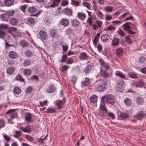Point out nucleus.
I'll return each instance as SVG.
<instances>
[{
    "mask_svg": "<svg viewBox=\"0 0 146 146\" xmlns=\"http://www.w3.org/2000/svg\"><path fill=\"white\" fill-rule=\"evenodd\" d=\"M16 109H10L6 112V115L5 117L7 119L9 123H13V120L18 117V114L17 113H15Z\"/></svg>",
    "mask_w": 146,
    "mask_h": 146,
    "instance_id": "obj_1",
    "label": "nucleus"
},
{
    "mask_svg": "<svg viewBox=\"0 0 146 146\" xmlns=\"http://www.w3.org/2000/svg\"><path fill=\"white\" fill-rule=\"evenodd\" d=\"M102 100L106 101L107 102L111 105H113L115 103L114 98L113 95L111 94L105 95L101 98Z\"/></svg>",
    "mask_w": 146,
    "mask_h": 146,
    "instance_id": "obj_2",
    "label": "nucleus"
},
{
    "mask_svg": "<svg viewBox=\"0 0 146 146\" xmlns=\"http://www.w3.org/2000/svg\"><path fill=\"white\" fill-rule=\"evenodd\" d=\"M66 102V99L64 98L62 100H58L54 102V104L56 106L57 108L61 110L64 107V105Z\"/></svg>",
    "mask_w": 146,
    "mask_h": 146,
    "instance_id": "obj_3",
    "label": "nucleus"
},
{
    "mask_svg": "<svg viewBox=\"0 0 146 146\" xmlns=\"http://www.w3.org/2000/svg\"><path fill=\"white\" fill-rule=\"evenodd\" d=\"M124 82L122 80H119L117 82L115 85V89L116 90L120 92H121L124 90Z\"/></svg>",
    "mask_w": 146,
    "mask_h": 146,
    "instance_id": "obj_4",
    "label": "nucleus"
},
{
    "mask_svg": "<svg viewBox=\"0 0 146 146\" xmlns=\"http://www.w3.org/2000/svg\"><path fill=\"white\" fill-rule=\"evenodd\" d=\"M106 84L105 82H102L98 85L97 87V90L100 92H103L106 89Z\"/></svg>",
    "mask_w": 146,
    "mask_h": 146,
    "instance_id": "obj_5",
    "label": "nucleus"
},
{
    "mask_svg": "<svg viewBox=\"0 0 146 146\" xmlns=\"http://www.w3.org/2000/svg\"><path fill=\"white\" fill-rule=\"evenodd\" d=\"M28 12L31 14V16H35L37 15L39 13H40V12H38L35 14L36 9V8L34 7H29L28 10Z\"/></svg>",
    "mask_w": 146,
    "mask_h": 146,
    "instance_id": "obj_6",
    "label": "nucleus"
},
{
    "mask_svg": "<svg viewBox=\"0 0 146 146\" xmlns=\"http://www.w3.org/2000/svg\"><path fill=\"white\" fill-rule=\"evenodd\" d=\"M61 0H53V3L50 4V2L52 0H50V2L45 3L48 7H54L58 6L60 1Z\"/></svg>",
    "mask_w": 146,
    "mask_h": 146,
    "instance_id": "obj_7",
    "label": "nucleus"
},
{
    "mask_svg": "<svg viewBox=\"0 0 146 146\" xmlns=\"http://www.w3.org/2000/svg\"><path fill=\"white\" fill-rule=\"evenodd\" d=\"M118 117L122 119L128 118L129 117V114L127 113L119 111L117 113Z\"/></svg>",
    "mask_w": 146,
    "mask_h": 146,
    "instance_id": "obj_8",
    "label": "nucleus"
},
{
    "mask_svg": "<svg viewBox=\"0 0 146 146\" xmlns=\"http://www.w3.org/2000/svg\"><path fill=\"white\" fill-rule=\"evenodd\" d=\"M32 115V114L30 113H27L25 114V119L27 123H29L33 122V120Z\"/></svg>",
    "mask_w": 146,
    "mask_h": 146,
    "instance_id": "obj_9",
    "label": "nucleus"
},
{
    "mask_svg": "<svg viewBox=\"0 0 146 146\" xmlns=\"http://www.w3.org/2000/svg\"><path fill=\"white\" fill-rule=\"evenodd\" d=\"M8 56L11 59H15L17 57L18 54L16 51H11L9 52Z\"/></svg>",
    "mask_w": 146,
    "mask_h": 146,
    "instance_id": "obj_10",
    "label": "nucleus"
},
{
    "mask_svg": "<svg viewBox=\"0 0 146 146\" xmlns=\"http://www.w3.org/2000/svg\"><path fill=\"white\" fill-rule=\"evenodd\" d=\"M20 129L25 133H29L32 131V128L29 125H27L25 127H20Z\"/></svg>",
    "mask_w": 146,
    "mask_h": 146,
    "instance_id": "obj_11",
    "label": "nucleus"
},
{
    "mask_svg": "<svg viewBox=\"0 0 146 146\" xmlns=\"http://www.w3.org/2000/svg\"><path fill=\"white\" fill-rule=\"evenodd\" d=\"M15 70V68L13 66H10L6 69V73L7 75H11L13 74Z\"/></svg>",
    "mask_w": 146,
    "mask_h": 146,
    "instance_id": "obj_12",
    "label": "nucleus"
},
{
    "mask_svg": "<svg viewBox=\"0 0 146 146\" xmlns=\"http://www.w3.org/2000/svg\"><path fill=\"white\" fill-rule=\"evenodd\" d=\"M63 13L65 15L70 17L72 15L73 12L71 9L67 8L63 10Z\"/></svg>",
    "mask_w": 146,
    "mask_h": 146,
    "instance_id": "obj_13",
    "label": "nucleus"
},
{
    "mask_svg": "<svg viewBox=\"0 0 146 146\" xmlns=\"http://www.w3.org/2000/svg\"><path fill=\"white\" fill-rule=\"evenodd\" d=\"M78 57L81 60H86L88 58L87 54L85 52H82L80 53Z\"/></svg>",
    "mask_w": 146,
    "mask_h": 146,
    "instance_id": "obj_14",
    "label": "nucleus"
},
{
    "mask_svg": "<svg viewBox=\"0 0 146 146\" xmlns=\"http://www.w3.org/2000/svg\"><path fill=\"white\" fill-rule=\"evenodd\" d=\"M92 69V66L90 64H88L84 68L83 71L86 74H89Z\"/></svg>",
    "mask_w": 146,
    "mask_h": 146,
    "instance_id": "obj_15",
    "label": "nucleus"
},
{
    "mask_svg": "<svg viewBox=\"0 0 146 146\" xmlns=\"http://www.w3.org/2000/svg\"><path fill=\"white\" fill-rule=\"evenodd\" d=\"M60 23L64 27H67L69 25V21L68 19L63 18L60 20Z\"/></svg>",
    "mask_w": 146,
    "mask_h": 146,
    "instance_id": "obj_16",
    "label": "nucleus"
},
{
    "mask_svg": "<svg viewBox=\"0 0 146 146\" xmlns=\"http://www.w3.org/2000/svg\"><path fill=\"white\" fill-rule=\"evenodd\" d=\"M100 76L104 78H107L109 77V74L106 70H100Z\"/></svg>",
    "mask_w": 146,
    "mask_h": 146,
    "instance_id": "obj_17",
    "label": "nucleus"
},
{
    "mask_svg": "<svg viewBox=\"0 0 146 146\" xmlns=\"http://www.w3.org/2000/svg\"><path fill=\"white\" fill-rule=\"evenodd\" d=\"M135 101L137 104L138 105H142L144 102V100L143 97L138 96L136 98Z\"/></svg>",
    "mask_w": 146,
    "mask_h": 146,
    "instance_id": "obj_18",
    "label": "nucleus"
},
{
    "mask_svg": "<svg viewBox=\"0 0 146 146\" xmlns=\"http://www.w3.org/2000/svg\"><path fill=\"white\" fill-rule=\"evenodd\" d=\"M56 90V87L54 86H49L46 90V92L48 93H52L54 92Z\"/></svg>",
    "mask_w": 146,
    "mask_h": 146,
    "instance_id": "obj_19",
    "label": "nucleus"
},
{
    "mask_svg": "<svg viewBox=\"0 0 146 146\" xmlns=\"http://www.w3.org/2000/svg\"><path fill=\"white\" fill-rule=\"evenodd\" d=\"M39 35L40 38L44 40L46 39L47 37L46 32L43 30H41L39 32Z\"/></svg>",
    "mask_w": 146,
    "mask_h": 146,
    "instance_id": "obj_20",
    "label": "nucleus"
},
{
    "mask_svg": "<svg viewBox=\"0 0 146 146\" xmlns=\"http://www.w3.org/2000/svg\"><path fill=\"white\" fill-rule=\"evenodd\" d=\"M0 18L2 21L7 22L9 18L6 13L1 14L0 15Z\"/></svg>",
    "mask_w": 146,
    "mask_h": 146,
    "instance_id": "obj_21",
    "label": "nucleus"
},
{
    "mask_svg": "<svg viewBox=\"0 0 146 146\" xmlns=\"http://www.w3.org/2000/svg\"><path fill=\"white\" fill-rule=\"evenodd\" d=\"M110 38L109 35L107 34H104L101 37L102 41L104 42H106Z\"/></svg>",
    "mask_w": 146,
    "mask_h": 146,
    "instance_id": "obj_22",
    "label": "nucleus"
},
{
    "mask_svg": "<svg viewBox=\"0 0 146 146\" xmlns=\"http://www.w3.org/2000/svg\"><path fill=\"white\" fill-rule=\"evenodd\" d=\"M100 110L99 113V116L103 117L107 115L108 113L107 110L106 108Z\"/></svg>",
    "mask_w": 146,
    "mask_h": 146,
    "instance_id": "obj_23",
    "label": "nucleus"
},
{
    "mask_svg": "<svg viewBox=\"0 0 146 146\" xmlns=\"http://www.w3.org/2000/svg\"><path fill=\"white\" fill-rule=\"evenodd\" d=\"M130 23H131L127 22L123 25V30L124 31H127L131 29V27L130 26Z\"/></svg>",
    "mask_w": 146,
    "mask_h": 146,
    "instance_id": "obj_24",
    "label": "nucleus"
},
{
    "mask_svg": "<svg viewBox=\"0 0 146 146\" xmlns=\"http://www.w3.org/2000/svg\"><path fill=\"white\" fill-rule=\"evenodd\" d=\"M17 29L15 27H10L8 29V32L12 35L14 33L17 31Z\"/></svg>",
    "mask_w": 146,
    "mask_h": 146,
    "instance_id": "obj_25",
    "label": "nucleus"
},
{
    "mask_svg": "<svg viewBox=\"0 0 146 146\" xmlns=\"http://www.w3.org/2000/svg\"><path fill=\"white\" fill-rule=\"evenodd\" d=\"M10 23L13 25L16 26L18 23V20L16 18L14 17L12 18L10 20Z\"/></svg>",
    "mask_w": 146,
    "mask_h": 146,
    "instance_id": "obj_26",
    "label": "nucleus"
},
{
    "mask_svg": "<svg viewBox=\"0 0 146 146\" xmlns=\"http://www.w3.org/2000/svg\"><path fill=\"white\" fill-rule=\"evenodd\" d=\"M119 43V40L117 38H113L111 43L112 46H115L117 45Z\"/></svg>",
    "mask_w": 146,
    "mask_h": 146,
    "instance_id": "obj_27",
    "label": "nucleus"
},
{
    "mask_svg": "<svg viewBox=\"0 0 146 146\" xmlns=\"http://www.w3.org/2000/svg\"><path fill=\"white\" fill-rule=\"evenodd\" d=\"M90 100L91 103H95L97 101V97L95 95H93L90 97Z\"/></svg>",
    "mask_w": 146,
    "mask_h": 146,
    "instance_id": "obj_28",
    "label": "nucleus"
},
{
    "mask_svg": "<svg viewBox=\"0 0 146 146\" xmlns=\"http://www.w3.org/2000/svg\"><path fill=\"white\" fill-rule=\"evenodd\" d=\"M128 74L129 77L131 78L136 79L138 78L137 74L135 72H129Z\"/></svg>",
    "mask_w": 146,
    "mask_h": 146,
    "instance_id": "obj_29",
    "label": "nucleus"
},
{
    "mask_svg": "<svg viewBox=\"0 0 146 146\" xmlns=\"http://www.w3.org/2000/svg\"><path fill=\"white\" fill-rule=\"evenodd\" d=\"M13 91L15 94H19L21 92V90L18 86H15L13 89Z\"/></svg>",
    "mask_w": 146,
    "mask_h": 146,
    "instance_id": "obj_30",
    "label": "nucleus"
},
{
    "mask_svg": "<svg viewBox=\"0 0 146 146\" xmlns=\"http://www.w3.org/2000/svg\"><path fill=\"white\" fill-rule=\"evenodd\" d=\"M115 75L116 76L120 77L121 79H126L125 76L121 72H115Z\"/></svg>",
    "mask_w": 146,
    "mask_h": 146,
    "instance_id": "obj_31",
    "label": "nucleus"
},
{
    "mask_svg": "<svg viewBox=\"0 0 146 146\" xmlns=\"http://www.w3.org/2000/svg\"><path fill=\"white\" fill-rule=\"evenodd\" d=\"M77 16L81 20H83L85 19L86 15L84 13H78L77 15Z\"/></svg>",
    "mask_w": 146,
    "mask_h": 146,
    "instance_id": "obj_32",
    "label": "nucleus"
},
{
    "mask_svg": "<svg viewBox=\"0 0 146 146\" xmlns=\"http://www.w3.org/2000/svg\"><path fill=\"white\" fill-rule=\"evenodd\" d=\"M13 0H5V4L6 6H10L14 3Z\"/></svg>",
    "mask_w": 146,
    "mask_h": 146,
    "instance_id": "obj_33",
    "label": "nucleus"
},
{
    "mask_svg": "<svg viewBox=\"0 0 146 146\" xmlns=\"http://www.w3.org/2000/svg\"><path fill=\"white\" fill-rule=\"evenodd\" d=\"M50 34L52 35L53 37L56 38L58 37L57 33V31L55 29H51L50 30Z\"/></svg>",
    "mask_w": 146,
    "mask_h": 146,
    "instance_id": "obj_34",
    "label": "nucleus"
},
{
    "mask_svg": "<svg viewBox=\"0 0 146 146\" xmlns=\"http://www.w3.org/2000/svg\"><path fill=\"white\" fill-rule=\"evenodd\" d=\"M28 43L26 41L24 40H21L20 42V45L23 47H26L28 45Z\"/></svg>",
    "mask_w": 146,
    "mask_h": 146,
    "instance_id": "obj_35",
    "label": "nucleus"
},
{
    "mask_svg": "<svg viewBox=\"0 0 146 146\" xmlns=\"http://www.w3.org/2000/svg\"><path fill=\"white\" fill-rule=\"evenodd\" d=\"M23 73L26 76H29L32 73V71L29 69H25L23 70Z\"/></svg>",
    "mask_w": 146,
    "mask_h": 146,
    "instance_id": "obj_36",
    "label": "nucleus"
},
{
    "mask_svg": "<svg viewBox=\"0 0 146 146\" xmlns=\"http://www.w3.org/2000/svg\"><path fill=\"white\" fill-rule=\"evenodd\" d=\"M56 110L55 108L49 107L48 108L46 112L48 113H52L56 112Z\"/></svg>",
    "mask_w": 146,
    "mask_h": 146,
    "instance_id": "obj_37",
    "label": "nucleus"
},
{
    "mask_svg": "<svg viewBox=\"0 0 146 146\" xmlns=\"http://www.w3.org/2000/svg\"><path fill=\"white\" fill-rule=\"evenodd\" d=\"M72 25L75 27H77L79 24V22L76 19H73L71 21Z\"/></svg>",
    "mask_w": 146,
    "mask_h": 146,
    "instance_id": "obj_38",
    "label": "nucleus"
},
{
    "mask_svg": "<svg viewBox=\"0 0 146 146\" xmlns=\"http://www.w3.org/2000/svg\"><path fill=\"white\" fill-rule=\"evenodd\" d=\"M82 85L85 86L88 85L90 83V81L89 79L87 77L85 78L83 81L82 82Z\"/></svg>",
    "mask_w": 146,
    "mask_h": 146,
    "instance_id": "obj_39",
    "label": "nucleus"
},
{
    "mask_svg": "<svg viewBox=\"0 0 146 146\" xmlns=\"http://www.w3.org/2000/svg\"><path fill=\"white\" fill-rule=\"evenodd\" d=\"M123 52V49L121 47L117 48L116 50L115 54L116 55H121Z\"/></svg>",
    "mask_w": 146,
    "mask_h": 146,
    "instance_id": "obj_40",
    "label": "nucleus"
},
{
    "mask_svg": "<svg viewBox=\"0 0 146 146\" xmlns=\"http://www.w3.org/2000/svg\"><path fill=\"white\" fill-rule=\"evenodd\" d=\"M15 80L16 81H20L21 82H25V80L20 75H17L15 78Z\"/></svg>",
    "mask_w": 146,
    "mask_h": 146,
    "instance_id": "obj_41",
    "label": "nucleus"
},
{
    "mask_svg": "<svg viewBox=\"0 0 146 146\" xmlns=\"http://www.w3.org/2000/svg\"><path fill=\"white\" fill-rule=\"evenodd\" d=\"M115 27L112 25H110L107 27H105L104 30L106 31L114 30L115 29Z\"/></svg>",
    "mask_w": 146,
    "mask_h": 146,
    "instance_id": "obj_42",
    "label": "nucleus"
},
{
    "mask_svg": "<svg viewBox=\"0 0 146 146\" xmlns=\"http://www.w3.org/2000/svg\"><path fill=\"white\" fill-rule=\"evenodd\" d=\"M124 102L125 104L127 106H130L131 104V100L128 98L125 99L124 100Z\"/></svg>",
    "mask_w": 146,
    "mask_h": 146,
    "instance_id": "obj_43",
    "label": "nucleus"
},
{
    "mask_svg": "<svg viewBox=\"0 0 146 146\" xmlns=\"http://www.w3.org/2000/svg\"><path fill=\"white\" fill-rule=\"evenodd\" d=\"M74 59L71 57L68 58L66 61L65 63L66 64H71L73 63Z\"/></svg>",
    "mask_w": 146,
    "mask_h": 146,
    "instance_id": "obj_44",
    "label": "nucleus"
},
{
    "mask_svg": "<svg viewBox=\"0 0 146 146\" xmlns=\"http://www.w3.org/2000/svg\"><path fill=\"white\" fill-rule=\"evenodd\" d=\"M25 56L28 57H30L32 56V52L29 50H27L25 52Z\"/></svg>",
    "mask_w": 146,
    "mask_h": 146,
    "instance_id": "obj_45",
    "label": "nucleus"
},
{
    "mask_svg": "<svg viewBox=\"0 0 146 146\" xmlns=\"http://www.w3.org/2000/svg\"><path fill=\"white\" fill-rule=\"evenodd\" d=\"M31 63V61L30 60L26 59L24 61L23 65L25 67H27L29 66Z\"/></svg>",
    "mask_w": 146,
    "mask_h": 146,
    "instance_id": "obj_46",
    "label": "nucleus"
},
{
    "mask_svg": "<svg viewBox=\"0 0 146 146\" xmlns=\"http://www.w3.org/2000/svg\"><path fill=\"white\" fill-rule=\"evenodd\" d=\"M28 21L30 24L33 25L35 24V19L32 17H29L28 18Z\"/></svg>",
    "mask_w": 146,
    "mask_h": 146,
    "instance_id": "obj_47",
    "label": "nucleus"
},
{
    "mask_svg": "<svg viewBox=\"0 0 146 146\" xmlns=\"http://www.w3.org/2000/svg\"><path fill=\"white\" fill-rule=\"evenodd\" d=\"M105 100H102L101 101L100 106V110H101L103 109H104L106 108L105 106L104 102Z\"/></svg>",
    "mask_w": 146,
    "mask_h": 146,
    "instance_id": "obj_48",
    "label": "nucleus"
},
{
    "mask_svg": "<svg viewBox=\"0 0 146 146\" xmlns=\"http://www.w3.org/2000/svg\"><path fill=\"white\" fill-rule=\"evenodd\" d=\"M25 138L29 141L31 142L33 140V137L29 135H25Z\"/></svg>",
    "mask_w": 146,
    "mask_h": 146,
    "instance_id": "obj_49",
    "label": "nucleus"
},
{
    "mask_svg": "<svg viewBox=\"0 0 146 146\" xmlns=\"http://www.w3.org/2000/svg\"><path fill=\"white\" fill-rule=\"evenodd\" d=\"M125 41L129 44H131L132 41L131 39L129 38V36H127L125 38Z\"/></svg>",
    "mask_w": 146,
    "mask_h": 146,
    "instance_id": "obj_50",
    "label": "nucleus"
},
{
    "mask_svg": "<svg viewBox=\"0 0 146 146\" xmlns=\"http://www.w3.org/2000/svg\"><path fill=\"white\" fill-rule=\"evenodd\" d=\"M21 35V33L18 32L16 31L12 35V36L14 38H17L20 37Z\"/></svg>",
    "mask_w": 146,
    "mask_h": 146,
    "instance_id": "obj_51",
    "label": "nucleus"
},
{
    "mask_svg": "<svg viewBox=\"0 0 146 146\" xmlns=\"http://www.w3.org/2000/svg\"><path fill=\"white\" fill-rule=\"evenodd\" d=\"M5 123L4 119H0V128L4 127L5 126Z\"/></svg>",
    "mask_w": 146,
    "mask_h": 146,
    "instance_id": "obj_52",
    "label": "nucleus"
},
{
    "mask_svg": "<svg viewBox=\"0 0 146 146\" xmlns=\"http://www.w3.org/2000/svg\"><path fill=\"white\" fill-rule=\"evenodd\" d=\"M6 13L7 15H8L9 18L10 16H13L15 14V12L14 10L9 11H6Z\"/></svg>",
    "mask_w": 146,
    "mask_h": 146,
    "instance_id": "obj_53",
    "label": "nucleus"
},
{
    "mask_svg": "<svg viewBox=\"0 0 146 146\" xmlns=\"http://www.w3.org/2000/svg\"><path fill=\"white\" fill-rule=\"evenodd\" d=\"M73 30L70 27H68L66 29V33L68 34H72L73 33Z\"/></svg>",
    "mask_w": 146,
    "mask_h": 146,
    "instance_id": "obj_54",
    "label": "nucleus"
},
{
    "mask_svg": "<svg viewBox=\"0 0 146 146\" xmlns=\"http://www.w3.org/2000/svg\"><path fill=\"white\" fill-rule=\"evenodd\" d=\"M106 11L108 13L111 12L113 10V7L112 6H106L105 7Z\"/></svg>",
    "mask_w": 146,
    "mask_h": 146,
    "instance_id": "obj_55",
    "label": "nucleus"
},
{
    "mask_svg": "<svg viewBox=\"0 0 146 146\" xmlns=\"http://www.w3.org/2000/svg\"><path fill=\"white\" fill-rule=\"evenodd\" d=\"M9 27L8 25L5 24H0V29H7Z\"/></svg>",
    "mask_w": 146,
    "mask_h": 146,
    "instance_id": "obj_56",
    "label": "nucleus"
},
{
    "mask_svg": "<svg viewBox=\"0 0 146 146\" xmlns=\"http://www.w3.org/2000/svg\"><path fill=\"white\" fill-rule=\"evenodd\" d=\"M97 48V50L98 52L100 53H101V51L102 50V45L100 44H99L98 45H96V47H95Z\"/></svg>",
    "mask_w": 146,
    "mask_h": 146,
    "instance_id": "obj_57",
    "label": "nucleus"
},
{
    "mask_svg": "<svg viewBox=\"0 0 146 146\" xmlns=\"http://www.w3.org/2000/svg\"><path fill=\"white\" fill-rule=\"evenodd\" d=\"M107 115H108L109 117H111L113 119H114L115 118V116L114 114L112 112L108 111V112Z\"/></svg>",
    "mask_w": 146,
    "mask_h": 146,
    "instance_id": "obj_58",
    "label": "nucleus"
},
{
    "mask_svg": "<svg viewBox=\"0 0 146 146\" xmlns=\"http://www.w3.org/2000/svg\"><path fill=\"white\" fill-rule=\"evenodd\" d=\"M69 67V66L66 65H63L62 66L61 71L64 72L67 70Z\"/></svg>",
    "mask_w": 146,
    "mask_h": 146,
    "instance_id": "obj_59",
    "label": "nucleus"
},
{
    "mask_svg": "<svg viewBox=\"0 0 146 146\" xmlns=\"http://www.w3.org/2000/svg\"><path fill=\"white\" fill-rule=\"evenodd\" d=\"M33 90V89L32 87L29 86L27 88L26 90V93H29L32 91Z\"/></svg>",
    "mask_w": 146,
    "mask_h": 146,
    "instance_id": "obj_60",
    "label": "nucleus"
},
{
    "mask_svg": "<svg viewBox=\"0 0 146 146\" xmlns=\"http://www.w3.org/2000/svg\"><path fill=\"white\" fill-rule=\"evenodd\" d=\"M67 56L66 54L63 55L62 56L61 61L63 63L65 62L66 60L67 59Z\"/></svg>",
    "mask_w": 146,
    "mask_h": 146,
    "instance_id": "obj_61",
    "label": "nucleus"
},
{
    "mask_svg": "<svg viewBox=\"0 0 146 146\" xmlns=\"http://www.w3.org/2000/svg\"><path fill=\"white\" fill-rule=\"evenodd\" d=\"M87 22H88V25L90 26H92V19L91 17H90L88 18L87 21Z\"/></svg>",
    "mask_w": 146,
    "mask_h": 146,
    "instance_id": "obj_62",
    "label": "nucleus"
},
{
    "mask_svg": "<svg viewBox=\"0 0 146 146\" xmlns=\"http://www.w3.org/2000/svg\"><path fill=\"white\" fill-rule=\"evenodd\" d=\"M5 35V32L3 31L0 30V38L3 39Z\"/></svg>",
    "mask_w": 146,
    "mask_h": 146,
    "instance_id": "obj_63",
    "label": "nucleus"
},
{
    "mask_svg": "<svg viewBox=\"0 0 146 146\" xmlns=\"http://www.w3.org/2000/svg\"><path fill=\"white\" fill-rule=\"evenodd\" d=\"M92 3L93 9L94 11H96L97 9L96 2L94 0L92 1Z\"/></svg>",
    "mask_w": 146,
    "mask_h": 146,
    "instance_id": "obj_64",
    "label": "nucleus"
}]
</instances>
